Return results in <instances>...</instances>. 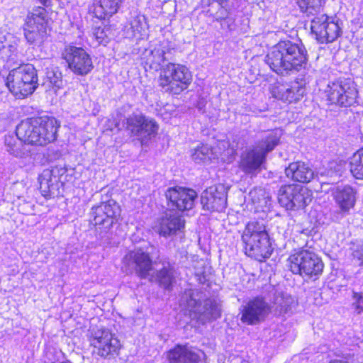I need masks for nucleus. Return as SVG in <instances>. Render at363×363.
Listing matches in <instances>:
<instances>
[{"mask_svg":"<svg viewBox=\"0 0 363 363\" xmlns=\"http://www.w3.org/2000/svg\"><path fill=\"white\" fill-rule=\"evenodd\" d=\"M266 62L277 74L289 75L307 68V52L301 43L281 40L267 55Z\"/></svg>","mask_w":363,"mask_h":363,"instance_id":"nucleus-1","label":"nucleus"},{"mask_svg":"<svg viewBox=\"0 0 363 363\" xmlns=\"http://www.w3.org/2000/svg\"><path fill=\"white\" fill-rule=\"evenodd\" d=\"M59 127L57 121L52 117L27 118L17 125L16 135L25 143L43 146L56 140Z\"/></svg>","mask_w":363,"mask_h":363,"instance_id":"nucleus-2","label":"nucleus"},{"mask_svg":"<svg viewBox=\"0 0 363 363\" xmlns=\"http://www.w3.org/2000/svg\"><path fill=\"white\" fill-rule=\"evenodd\" d=\"M281 130L267 132L262 139L252 148L245 152L240 158V169L251 177H255L262 169L267 155L278 145Z\"/></svg>","mask_w":363,"mask_h":363,"instance_id":"nucleus-3","label":"nucleus"},{"mask_svg":"<svg viewBox=\"0 0 363 363\" xmlns=\"http://www.w3.org/2000/svg\"><path fill=\"white\" fill-rule=\"evenodd\" d=\"M245 253L258 261L268 258L273 250L265 225L258 221L249 222L241 234Z\"/></svg>","mask_w":363,"mask_h":363,"instance_id":"nucleus-4","label":"nucleus"},{"mask_svg":"<svg viewBox=\"0 0 363 363\" xmlns=\"http://www.w3.org/2000/svg\"><path fill=\"white\" fill-rule=\"evenodd\" d=\"M191 80L192 75L187 67L168 62L160 69L158 84L162 91L178 95L189 87Z\"/></svg>","mask_w":363,"mask_h":363,"instance_id":"nucleus-5","label":"nucleus"},{"mask_svg":"<svg viewBox=\"0 0 363 363\" xmlns=\"http://www.w3.org/2000/svg\"><path fill=\"white\" fill-rule=\"evenodd\" d=\"M9 90L17 98L33 94L38 86V76L33 65L26 64L11 70L6 79Z\"/></svg>","mask_w":363,"mask_h":363,"instance_id":"nucleus-6","label":"nucleus"},{"mask_svg":"<svg viewBox=\"0 0 363 363\" xmlns=\"http://www.w3.org/2000/svg\"><path fill=\"white\" fill-rule=\"evenodd\" d=\"M180 306L189 312L191 320H197L201 323L220 316V308L216 301L207 299L201 305L199 293L191 290L186 291L183 295Z\"/></svg>","mask_w":363,"mask_h":363,"instance_id":"nucleus-7","label":"nucleus"},{"mask_svg":"<svg viewBox=\"0 0 363 363\" xmlns=\"http://www.w3.org/2000/svg\"><path fill=\"white\" fill-rule=\"evenodd\" d=\"M287 266L294 274L314 279L321 275L324 268L321 258L309 250H301L291 254L287 259Z\"/></svg>","mask_w":363,"mask_h":363,"instance_id":"nucleus-8","label":"nucleus"},{"mask_svg":"<svg viewBox=\"0 0 363 363\" xmlns=\"http://www.w3.org/2000/svg\"><path fill=\"white\" fill-rule=\"evenodd\" d=\"M48 21V13L43 7H35L28 14L24 26V35L29 43L40 45L46 39Z\"/></svg>","mask_w":363,"mask_h":363,"instance_id":"nucleus-9","label":"nucleus"},{"mask_svg":"<svg viewBox=\"0 0 363 363\" xmlns=\"http://www.w3.org/2000/svg\"><path fill=\"white\" fill-rule=\"evenodd\" d=\"M121 270L126 274H135L145 279L152 270V261L148 248L135 247L129 250L123 257Z\"/></svg>","mask_w":363,"mask_h":363,"instance_id":"nucleus-10","label":"nucleus"},{"mask_svg":"<svg viewBox=\"0 0 363 363\" xmlns=\"http://www.w3.org/2000/svg\"><path fill=\"white\" fill-rule=\"evenodd\" d=\"M325 94L329 104L348 107L357 102L358 91L353 82L344 79L329 82Z\"/></svg>","mask_w":363,"mask_h":363,"instance_id":"nucleus-11","label":"nucleus"},{"mask_svg":"<svg viewBox=\"0 0 363 363\" xmlns=\"http://www.w3.org/2000/svg\"><path fill=\"white\" fill-rule=\"evenodd\" d=\"M313 192L307 187L298 184L282 186L278 194L280 205L287 210L303 208L312 201Z\"/></svg>","mask_w":363,"mask_h":363,"instance_id":"nucleus-12","label":"nucleus"},{"mask_svg":"<svg viewBox=\"0 0 363 363\" xmlns=\"http://www.w3.org/2000/svg\"><path fill=\"white\" fill-rule=\"evenodd\" d=\"M90 344L94 348V353L103 358L118 355L121 347L118 337L105 328L99 329L91 333Z\"/></svg>","mask_w":363,"mask_h":363,"instance_id":"nucleus-13","label":"nucleus"},{"mask_svg":"<svg viewBox=\"0 0 363 363\" xmlns=\"http://www.w3.org/2000/svg\"><path fill=\"white\" fill-rule=\"evenodd\" d=\"M68 67L77 75L84 76L94 68L89 54L82 48L66 45L62 53Z\"/></svg>","mask_w":363,"mask_h":363,"instance_id":"nucleus-14","label":"nucleus"},{"mask_svg":"<svg viewBox=\"0 0 363 363\" xmlns=\"http://www.w3.org/2000/svg\"><path fill=\"white\" fill-rule=\"evenodd\" d=\"M125 129L142 142L155 137L158 130L157 123L141 114H133L125 120Z\"/></svg>","mask_w":363,"mask_h":363,"instance_id":"nucleus-15","label":"nucleus"},{"mask_svg":"<svg viewBox=\"0 0 363 363\" xmlns=\"http://www.w3.org/2000/svg\"><path fill=\"white\" fill-rule=\"evenodd\" d=\"M120 206L113 200L93 207L91 212V222L95 225H103L108 229L120 216Z\"/></svg>","mask_w":363,"mask_h":363,"instance_id":"nucleus-16","label":"nucleus"},{"mask_svg":"<svg viewBox=\"0 0 363 363\" xmlns=\"http://www.w3.org/2000/svg\"><path fill=\"white\" fill-rule=\"evenodd\" d=\"M165 196L171 206L183 211L193 208L197 194L193 189L176 186L169 188Z\"/></svg>","mask_w":363,"mask_h":363,"instance_id":"nucleus-17","label":"nucleus"},{"mask_svg":"<svg viewBox=\"0 0 363 363\" xmlns=\"http://www.w3.org/2000/svg\"><path fill=\"white\" fill-rule=\"evenodd\" d=\"M267 303L260 298L249 301L241 310V320L249 325H254L264 319L269 313Z\"/></svg>","mask_w":363,"mask_h":363,"instance_id":"nucleus-18","label":"nucleus"},{"mask_svg":"<svg viewBox=\"0 0 363 363\" xmlns=\"http://www.w3.org/2000/svg\"><path fill=\"white\" fill-rule=\"evenodd\" d=\"M201 203L204 209L222 211L226 207V192L223 185L207 188L201 194Z\"/></svg>","mask_w":363,"mask_h":363,"instance_id":"nucleus-19","label":"nucleus"},{"mask_svg":"<svg viewBox=\"0 0 363 363\" xmlns=\"http://www.w3.org/2000/svg\"><path fill=\"white\" fill-rule=\"evenodd\" d=\"M184 227V220L177 213L169 211L157 220L153 229L160 236L167 238L175 234Z\"/></svg>","mask_w":363,"mask_h":363,"instance_id":"nucleus-20","label":"nucleus"},{"mask_svg":"<svg viewBox=\"0 0 363 363\" xmlns=\"http://www.w3.org/2000/svg\"><path fill=\"white\" fill-rule=\"evenodd\" d=\"M19 39L13 33L0 31V57L6 62L17 63L21 54L18 52Z\"/></svg>","mask_w":363,"mask_h":363,"instance_id":"nucleus-21","label":"nucleus"},{"mask_svg":"<svg viewBox=\"0 0 363 363\" xmlns=\"http://www.w3.org/2000/svg\"><path fill=\"white\" fill-rule=\"evenodd\" d=\"M306 93L304 84L295 82L290 86H274L272 89L273 96L279 100L291 103L298 101Z\"/></svg>","mask_w":363,"mask_h":363,"instance_id":"nucleus-22","label":"nucleus"},{"mask_svg":"<svg viewBox=\"0 0 363 363\" xmlns=\"http://www.w3.org/2000/svg\"><path fill=\"white\" fill-rule=\"evenodd\" d=\"M288 178L301 183H308L315 178V173L310 165L304 162H291L285 169Z\"/></svg>","mask_w":363,"mask_h":363,"instance_id":"nucleus-23","label":"nucleus"},{"mask_svg":"<svg viewBox=\"0 0 363 363\" xmlns=\"http://www.w3.org/2000/svg\"><path fill=\"white\" fill-rule=\"evenodd\" d=\"M169 47L164 43L156 45L154 49L146 50L143 59L150 68L157 70L162 67V64L168 59L170 53Z\"/></svg>","mask_w":363,"mask_h":363,"instance_id":"nucleus-24","label":"nucleus"},{"mask_svg":"<svg viewBox=\"0 0 363 363\" xmlns=\"http://www.w3.org/2000/svg\"><path fill=\"white\" fill-rule=\"evenodd\" d=\"M170 363H204L203 359L186 346L177 345L168 352Z\"/></svg>","mask_w":363,"mask_h":363,"instance_id":"nucleus-25","label":"nucleus"},{"mask_svg":"<svg viewBox=\"0 0 363 363\" xmlns=\"http://www.w3.org/2000/svg\"><path fill=\"white\" fill-rule=\"evenodd\" d=\"M356 192L348 185L338 186L333 192L334 199L339 208L343 212L349 211L354 207Z\"/></svg>","mask_w":363,"mask_h":363,"instance_id":"nucleus-26","label":"nucleus"},{"mask_svg":"<svg viewBox=\"0 0 363 363\" xmlns=\"http://www.w3.org/2000/svg\"><path fill=\"white\" fill-rule=\"evenodd\" d=\"M148 26L143 15L133 17L125 27V37L143 39L147 35Z\"/></svg>","mask_w":363,"mask_h":363,"instance_id":"nucleus-27","label":"nucleus"},{"mask_svg":"<svg viewBox=\"0 0 363 363\" xmlns=\"http://www.w3.org/2000/svg\"><path fill=\"white\" fill-rule=\"evenodd\" d=\"M122 2V0H99L93 5L92 12L99 19L111 16L116 13Z\"/></svg>","mask_w":363,"mask_h":363,"instance_id":"nucleus-28","label":"nucleus"},{"mask_svg":"<svg viewBox=\"0 0 363 363\" xmlns=\"http://www.w3.org/2000/svg\"><path fill=\"white\" fill-rule=\"evenodd\" d=\"M23 140L18 138L17 135H9L5 137V146L6 151L16 157H23L28 155L29 152L23 145Z\"/></svg>","mask_w":363,"mask_h":363,"instance_id":"nucleus-29","label":"nucleus"},{"mask_svg":"<svg viewBox=\"0 0 363 363\" xmlns=\"http://www.w3.org/2000/svg\"><path fill=\"white\" fill-rule=\"evenodd\" d=\"M331 17L326 15L321 14L315 16L311 20V29L313 34L315 35L316 40L320 43H323V40L325 39L326 26L329 23Z\"/></svg>","mask_w":363,"mask_h":363,"instance_id":"nucleus-30","label":"nucleus"},{"mask_svg":"<svg viewBox=\"0 0 363 363\" xmlns=\"http://www.w3.org/2000/svg\"><path fill=\"white\" fill-rule=\"evenodd\" d=\"M340 177V168L335 162L329 163L328 169H320L316 173V177L322 186L336 183Z\"/></svg>","mask_w":363,"mask_h":363,"instance_id":"nucleus-31","label":"nucleus"},{"mask_svg":"<svg viewBox=\"0 0 363 363\" xmlns=\"http://www.w3.org/2000/svg\"><path fill=\"white\" fill-rule=\"evenodd\" d=\"M191 159L196 163H205L215 158L212 150L206 145L200 144L191 150Z\"/></svg>","mask_w":363,"mask_h":363,"instance_id":"nucleus-32","label":"nucleus"},{"mask_svg":"<svg viewBox=\"0 0 363 363\" xmlns=\"http://www.w3.org/2000/svg\"><path fill=\"white\" fill-rule=\"evenodd\" d=\"M350 170L357 179H363V148L358 150L350 159Z\"/></svg>","mask_w":363,"mask_h":363,"instance_id":"nucleus-33","label":"nucleus"},{"mask_svg":"<svg viewBox=\"0 0 363 363\" xmlns=\"http://www.w3.org/2000/svg\"><path fill=\"white\" fill-rule=\"evenodd\" d=\"M301 11L307 15H313L318 12L325 0H295Z\"/></svg>","mask_w":363,"mask_h":363,"instance_id":"nucleus-34","label":"nucleus"},{"mask_svg":"<svg viewBox=\"0 0 363 363\" xmlns=\"http://www.w3.org/2000/svg\"><path fill=\"white\" fill-rule=\"evenodd\" d=\"M326 32L325 39L323 40V43H328L334 42L342 33V29L337 22L335 21L333 18L331 17L328 26H326Z\"/></svg>","mask_w":363,"mask_h":363,"instance_id":"nucleus-35","label":"nucleus"},{"mask_svg":"<svg viewBox=\"0 0 363 363\" xmlns=\"http://www.w3.org/2000/svg\"><path fill=\"white\" fill-rule=\"evenodd\" d=\"M160 284L166 289H169L173 281V273L171 269L164 267L157 273Z\"/></svg>","mask_w":363,"mask_h":363,"instance_id":"nucleus-36","label":"nucleus"},{"mask_svg":"<svg viewBox=\"0 0 363 363\" xmlns=\"http://www.w3.org/2000/svg\"><path fill=\"white\" fill-rule=\"evenodd\" d=\"M352 255L357 264L363 266V240H357L352 243L350 247Z\"/></svg>","mask_w":363,"mask_h":363,"instance_id":"nucleus-37","label":"nucleus"},{"mask_svg":"<svg viewBox=\"0 0 363 363\" xmlns=\"http://www.w3.org/2000/svg\"><path fill=\"white\" fill-rule=\"evenodd\" d=\"M40 189L42 192L47 194L50 191L52 184L51 173L49 171H45L38 177Z\"/></svg>","mask_w":363,"mask_h":363,"instance_id":"nucleus-38","label":"nucleus"},{"mask_svg":"<svg viewBox=\"0 0 363 363\" xmlns=\"http://www.w3.org/2000/svg\"><path fill=\"white\" fill-rule=\"evenodd\" d=\"M48 79L50 86L56 93L57 90L62 89L64 86V82L60 73L51 72L48 74Z\"/></svg>","mask_w":363,"mask_h":363,"instance_id":"nucleus-39","label":"nucleus"},{"mask_svg":"<svg viewBox=\"0 0 363 363\" xmlns=\"http://www.w3.org/2000/svg\"><path fill=\"white\" fill-rule=\"evenodd\" d=\"M294 303L293 298L288 295L277 298L276 303L280 307L281 313H287L291 309V306Z\"/></svg>","mask_w":363,"mask_h":363,"instance_id":"nucleus-40","label":"nucleus"},{"mask_svg":"<svg viewBox=\"0 0 363 363\" xmlns=\"http://www.w3.org/2000/svg\"><path fill=\"white\" fill-rule=\"evenodd\" d=\"M93 35L99 44H106L108 41L106 31L101 27L96 28Z\"/></svg>","mask_w":363,"mask_h":363,"instance_id":"nucleus-41","label":"nucleus"},{"mask_svg":"<svg viewBox=\"0 0 363 363\" xmlns=\"http://www.w3.org/2000/svg\"><path fill=\"white\" fill-rule=\"evenodd\" d=\"M354 302L352 306L354 307L357 313H360L363 311V295L359 293L353 294Z\"/></svg>","mask_w":363,"mask_h":363,"instance_id":"nucleus-42","label":"nucleus"},{"mask_svg":"<svg viewBox=\"0 0 363 363\" xmlns=\"http://www.w3.org/2000/svg\"><path fill=\"white\" fill-rule=\"evenodd\" d=\"M125 122L123 121L122 125L121 126V124L118 121L112 117L111 118H108L106 121V123L105 125V127L106 130H113L115 128H117L118 130L121 129L122 128H125Z\"/></svg>","mask_w":363,"mask_h":363,"instance_id":"nucleus-43","label":"nucleus"},{"mask_svg":"<svg viewBox=\"0 0 363 363\" xmlns=\"http://www.w3.org/2000/svg\"><path fill=\"white\" fill-rule=\"evenodd\" d=\"M53 0H39L40 3L45 7L51 6Z\"/></svg>","mask_w":363,"mask_h":363,"instance_id":"nucleus-44","label":"nucleus"},{"mask_svg":"<svg viewBox=\"0 0 363 363\" xmlns=\"http://www.w3.org/2000/svg\"><path fill=\"white\" fill-rule=\"evenodd\" d=\"M330 363H347L346 361L341 359H333Z\"/></svg>","mask_w":363,"mask_h":363,"instance_id":"nucleus-45","label":"nucleus"}]
</instances>
